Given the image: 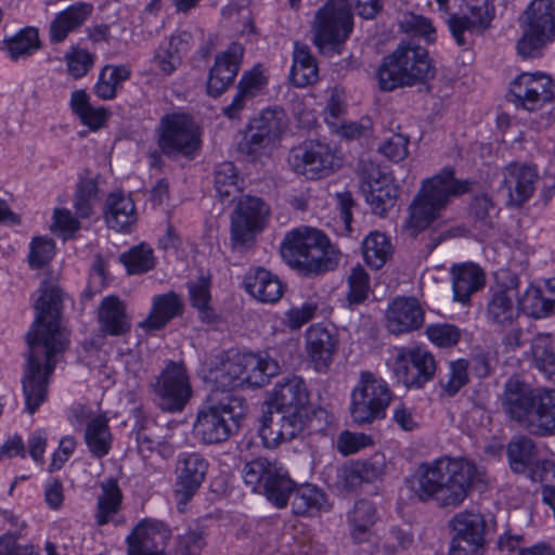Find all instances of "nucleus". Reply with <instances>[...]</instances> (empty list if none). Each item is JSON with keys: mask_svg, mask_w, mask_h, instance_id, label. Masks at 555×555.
Segmentation results:
<instances>
[{"mask_svg": "<svg viewBox=\"0 0 555 555\" xmlns=\"http://www.w3.org/2000/svg\"><path fill=\"white\" fill-rule=\"evenodd\" d=\"M279 371V363L262 353L229 352L204 363L198 375L211 390L197 411L194 438L204 444H218L236 434L248 409L244 398L229 391L262 387Z\"/></svg>", "mask_w": 555, "mask_h": 555, "instance_id": "f257e3e1", "label": "nucleus"}, {"mask_svg": "<svg viewBox=\"0 0 555 555\" xmlns=\"http://www.w3.org/2000/svg\"><path fill=\"white\" fill-rule=\"evenodd\" d=\"M61 301L56 282L43 281L35 301L37 318L27 334L29 351L22 382L25 410L29 414L46 401L49 378L68 346V333L60 319Z\"/></svg>", "mask_w": 555, "mask_h": 555, "instance_id": "f03ea898", "label": "nucleus"}, {"mask_svg": "<svg viewBox=\"0 0 555 555\" xmlns=\"http://www.w3.org/2000/svg\"><path fill=\"white\" fill-rule=\"evenodd\" d=\"M308 397L305 380L296 375L283 378L267 392L259 418V436L266 448H276L311 428L313 411Z\"/></svg>", "mask_w": 555, "mask_h": 555, "instance_id": "7ed1b4c3", "label": "nucleus"}, {"mask_svg": "<svg viewBox=\"0 0 555 555\" xmlns=\"http://www.w3.org/2000/svg\"><path fill=\"white\" fill-rule=\"evenodd\" d=\"M485 469L465 457L441 456L421 464L405 479V487L420 501L435 500L443 506L464 502L470 488L485 482Z\"/></svg>", "mask_w": 555, "mask_h": 555, "instance_id": "20e7f679", "label": "nucleus"}, {"mask_svg": "<svg viewBox=\"0 0 555 555\" xmlns=\"http://www.w3.org/2000/svg\"><path fill=\"white\" fill-rule=\"evenodd\" d=\"M243 478L254 492L262 493L276 507H284L293 493L292 508L297 515L314 516L327 511L330 505L324 493L312 485L295 488L287 470L275 461L263 457L248 462Z\"/></svg>", "mask_w": 555, "mask_h": 555, "instance_id": "39448f33", "label": "nucleus"}, {"mask_svg": "<svg viewBox=\"0 0 555 555\" xmlns=\"http://www.w3.org/2000/svg\"><path fill=\"white\" fill-rule=\"evenodd\" d=\"M468 191V182L455 178L453 168L444 167L422 180L418 191L409 206L404 229L417 235L440 222L451 202Z\"/></svg>", "mask_w": 555, "mask_h": 555, "instance_id": "423d86ee", "label": "nucleus"}, {"mask_svg": "<svg viewBox=\"0 0 555 555\" xmlns=\"http://www.w3.org/2000/svg\"><path fill=\"white\" fill-rule=\"evenodd\" d=\"M281 256L291 268L308 275L334 270L341 253L320 230L299 227L286 233Z\"/></svg>", "mask_w": 555, "mask_h": 555, "instance_id": "0eeeda50", "label": "nucleus"}, {"mask_svg": "<svg viewBox=\"0 0 555 555\" xmlns=\"http://www.w3.org/2000/svg\"><path fill=\"white\" fill-rule=\"evenodd\" d=\"M503 409L514 421L539 436L555 431V390L531 389L527 385L509 379L503 396Z\"/></svg>", "mask_w": 555, "mask_h": 555, "instance_id": "6e6552de", "label": "nucleus"}, {"mask_svg": "<svg viewBox=\"0 0 555 555\" xmlns=\"http://www.w3.org/2000/svg\"><path fill=\"white\" fill-rule=\"evenodd\" d=\"M431 75L433 64L427 51L411 44H400L384 59L377 72L379 86L387 91L423 82Z\"/></svg>", "mask_w": 555, "mask_h": 555, "instance_id": "1a4fd4ad", "label": "nucleus"}, {"mask_svg": "<svg viewBox=\"0 0 555 555\" xmlns=\"http://www.w3.org/2000/svg\"><path fill=\"white\" fill-rule=\"evenodd\" d=\"M287 125V116L282 108L261 111L249 120L240 151L250 160L263 163L280 147Z\"/></svg>", "mask_w": 555, "mask_h": 555, "instance_id": "9d476101", "label": "nucleus"}, {"mask_svg": "<svg viewBox=\"0 0 555 555\" xmlns=\"http://www.w3.org/2000/svg\"><path fill=\"white\" fill-rule=\"evenodd\" d=\"M352 27L349 2L347 0H327L315 11L311 22L313 43L321 53L339 54Z\"/></svg>", "mask_w": 555, "mask_h": 555, "instance_id": "9b49d317", "label": "nucleus"}, {"mask_svg": "<svg viewBox=\"0 0 555 555\" xmlns=\"http://www.w3.org/2000/svg\"><path fill=\"white\" fill-rule=\"evenodd\" d=\"M390 402L391 390L387 382L372 372L363 371L350 392V416L358 425L372 424L386 416Z\"/></svg>", "mask_w": 555, "mask_h": 555, "instance_id": "f8f14e48", "label": "nucleus"}, {"mask_svg": "<svg viewBox=\"0 0 555 555\" xmlns=\"http://www.w3.org/2000/svg\"><path fill=\"white\" fill-rule=\"evenodd\" d=\"M287 164L292 171L307 180H320L336 172L343 160L325 140L307 139L291 149Z\"/></svg>", "mask_w": 555, "mask_h": 555, "instance_id": "ddd939ff", "label": "nucleus"}, {"mask_svg": "<svg viewBox=\"0 0 555 555\" xmlns=\"http://www.w3.org/2000/svg\"><path fill=\"white\" fill-rule=\"evenodd\" d=\"M554 0H532L524 18L526 29L517 43L518 53L526 59L541 54L542 49L555 37Z\"/></svg>", "mask_w": 555, "mask_h": 555, "instance_id": "4468645a", "label": "nucleus"}, {"mask_svg": "<svg viewBox=\"0 0 555 555\" xmlns=\"http://www.w3.org/2000/svg\"><path fill=\"white\" fill-rule=\"evenodd\" d=\"M386 365L398 382L421 388L435 375L436 361L425 348L395 346L388 350Z\"/></svg>", "mask_w": 555, "mask_h": 555, "instance_id": "2eb2a0df", "label": "nucleus"}, {"mask_svg": "<svg viewBox=\"0 0 555 555\" xmlns=\"http://www.w3.org/2000/svg\"><path fill=\"white\" fill-rule=\"evenodd\" d=\"M555 99V83L545 73L522 72L508 85L507 100L517 108L529 113L542 111Z\"/></svg>", "mask_w": 555, "mask_h": 555, "instance_id": "dca6fc26", "label": "nucleus"}, {"mask_svg": "<svg viewBox=\"0 0 555 555\" xmlns=\"http://www.w3.org/2000/svg\"><path fill=\"white\" fill-rule=\"evenodd\" d=\"M199 130L184 113L164 116L158 128V146L167 155L193 157L201 145Z\"/></svg>", "mask_w": 555, "mask_h": 555, "instance_id": "f3484780", "label": "nucleus"}, {"mask_svg": "<svg viewBox=\"0 0 555 555\" xmlns=\"http://www.w3.org/2000/svg\"><path fill=\"white\" fill-rule=\"evenodd\" d=\"M269 217V207L259 197L245 196L231 216V241L234 248H243L263 231Z\"/></svg>", "mask_w": 555, "mask_h": 555, "instance_id": "a211bd4d", "label": "nucleus"}, {"mask_svg": "<svg viewBox=\"0 0 555 555\" xmlns=\"http://www.w3.org/2000/svg\"><path fill=\"white\" fill-rule=\"evenodd\" d=\"M449 555H482L486 522L479 513L460 512L451 520Z\"/></svg>", "mask_w": 555, "mask_h": 555, "instance_id": "6ab92c4d", "label": "nucleus"}, {"mask_svg": "<svg viewBox=\"0 0 555 555\" xmlns=\"http://www.w3.org/2000/svg\"><path fill=\"white\" fill-rule=\"evenodd\" d=\"M360 188L375 215L385 216L397 203L399 185L390 173L379 167L371 166L363 171Z\"/></svg>", "mask_w": 555, "mask_h": 555, "instance_id": "aec40b11", "label": "nucleus"}, {"mask_svg": "<svg viewBox=\"0 0 555 555\" xmlns=\"http://www.w3.org/2000/svg\"><path fill=\"white\" fill-rule=\"evenodd\" d=\"M155 391L163 409L181 411L192 397V387L182 363L170 362L155 384Z\"/></svg>", "mask_w": 555, "mask_h": 555, "instance_id": "412c9836", "label": "nucleus"}, {"mask_svg": "<svg viewBox=\"0 0 555 555\" xmlns=\"http://www.w3.org/2000/svg\"><path fill=\"white\" fill-rule=\"evenodd\" d=\"M338 346L337 334L322 324H313L306 331V358L317 372H326L330 369Z\"/></svg>", "mask_w": 555, "mask_h": 555, "instance_id": "4be33fe9", "label": "nucleus"}, {"mask_svg": "<svg viewBox=\"0 0 555 555\" xmlns=\"http://www.w3.org/2000/svg\"><path fill=\"white\" fill-rule=\"evenodd\" d=\"M243 55L244 48L240 43H232L217 54L207 80L209 95L218 96L232 85L240 70Z\"/></svg>", "mask_w": 555, "mask_h": 555, "instance_id": "5701e85b", "label": "nucleus"}, {"mask_svg": "<svg viewBox=\"0 0 555 555\" xmlns=\"http://www.w3.org/2000/svg\"><path fill=\"white\" fill-rule=\"evenodd\" d=\"M503 177V189L507 193L508 204L520 206L532 196L539 172L534 165L512 163L504 168Z\"/></svg>", "mask_w": 555, "mask_h": 555, "instance_id": "b1692460", "label": "nucleus"}, {"mask_svg": "<svg viewBox=\"0 0 555 555\" xmlns=\"http://www.w3.org/2000/svg\"><path fill=\"white\" fill-rule=\"evenodd\" d=\"M168 529L157 520H141L127 537L128 555H165Z\"/></svg>", "mask_w": 555, "mask_h": 555, "instance_id": "393cba45", "label": "nucleus"}, {"mask_svg": "<svg viewBox=\"0 0 555 555\" xmlns=\"http://www.w3.org/2000/svg\"><path fill=\"white\" fill-rule=\"evenodd\" d=\"M207 469L208 463L199 454H186L181 460V467L179 468L175 489L178 508L181 512L201 487Z\"/></svg>", "mask_w": 555, "mask_h": 555, "instance_id": "a878e982", "label": "nucleus"}, {"mask_svg": "<svg viewBox=\"0 0 555 555\" xmlns=\"http://www.w3.org/2000/svg\"><path fill=\"white\" fill-rule=\"evenodd\" d=\"M467 15L450 16L447 21L449 29L459 46L465 44V33L486 28L492 20L489 0H466Z\"/></svg>", "mask_w": 555, "mask_h": 555, "instance_id": "bb28decb", "label": "nucleus"}, {"mask_svg": "<svg viewBox=\"0 0 555 555\" xmlns=\"http://www.w3.org/2000/svg\"><path fill=\"white\" fill-rule=\"evenodd\" d=\"M518 306L534 319L547 317L555 310V279L531 283L518 299Z\"/></svg>", "mask_w": 555, "mask_h": 555, "instance_id": "cd10ccee", "label": "nucleus"}, {"mask_svg": "<svg viewBox=\"0 0 555 555\" xmlns=\"http://www.w3.org/2000/svg\"><path fill=\"white\" fill-rule=\"evenodd\" d=\"M423 311L414 298L395 299L387 308V328L395 335L418 328L423 324Z\"/></svg>", "mask_w": 555, "mask_h": 555, "instance_id": "c85d7f7f", "label": "nucleus"}, {"mask_svg": "<svg viewBox=\"0 0 555 555\" xmlns=\"http://www.w3.org/2000/svg\"><path fill=\"white\" fill-rule=\"evenodd\" d=\"M104 219L116 232H129L138 221L135 205L130 195L112 192L105 203Z\"/></svg>", "mask_w": 555, "mask_h": 555, "instance_id": "c756f323", "label": "nucleus"}, {"mask_svg": "<svg viewBox=\"0 0 555 555\" xmlns=\"http://www.w3.org/2000/svg\"><path fill=\"white\" fill-rule=\"evenodd\" d=\"M244 287L253 298L263 304H274L283 296L281 281L263 268L249 270L244 279Z\"/></svg>", "mask_w": 555, "mask_h": 555, "instance_id": "7c9ffc66", "label": "nucleus"}, {"mask_svg": "<svg viewBox=\"0 0 555 555\" xmlns=\"http://www.w3.org/2000/svg\"><path fill=\"white\" fill-rule=\"evenodd\" d=\"M451 274L453 297L463 305L468 304L472 295L480 291L486 283L481 268L472 262L453 266Z\"/></svg>", "mask_w": 555, "mask_h": 555, "instance_id": "2f4dec72", "label": "nucleus"}, {"mask_svg": "<svg viewBox=\"0 0 555 555\" xmlns=\"http://www.w3.org/2000/svg\"><path fill=\"white\" fill-rule=\"evenodd\" d=\"M516 297L517 293L512 287L492 291L487 304V321L500 327L512 325L519 310L515 305Z\"/></svg>", "mask_w": 555, "mask_h": 555, "instance_id": "473e14b6", "label": "nucleus"}, {"mask_svg": "<svg viewBox=\"0 0 555 555\" xmlns=\"http://www.w3.org/2000/svg\"><path fill=\"white\" fill-rule=\"evenodd\" d=\"M100 331L111 336H120L130 328L124 302L116 296L103 298L98 309Z\"/></svg>", "mask_w": 555, "mask_h": 555, "instance_id": "72a5a7b5", "label": "nucleus"}, {"mask_svg": "<svg viewBox=\"0 0 555 555\" xmlns=\"http://www.w3.org/2000/svg\"><path fill=\"white\" fill-rule=\"evenodd\" d=\"M69 108L80 124L93 132L104 128L111 117V112L107 108L92 106L90 95L82 89L70 93Z\"/></svg>", "mask_w": 555, "mask_h": 555, "instance_id": "f704fd0d", "label": "nucleus"}, {"mask_svg": "<svg viewBox=\"0 0 555 555\" xmlns=\"http://www.w3.org/2000/svg\"><path fill=\"white\" fill-rule=\"evenodd\" d=\"M92 12V5L76 2L57 13L50 25V39L52 42H62L66 37L81 26Z\"/></svg>", "mask_w": 555, "mask_h": 555, "instance_id": "c9c22d12", "label": "nucleus"}, {"mask_svg": "<svg viewBox=\"0 0 555 555\" xmlns=\"http://www.w3.org/2000/svg\"><path fill=\"white\" fill-rule=\"evenodd\" d=\"M181 308L182 304L177 294L156 295L152 299L150 313L139 326L145 332L160 330L181 312Z\"/></svg>", "mask_w": 555, "mask_h": 555, "instance_id": "e433bc0d", "label": "nucleus"}, {"mask_svg": "<svg viewBox=\"0 0 555 555\" xmlns=\"http://www.w3.org/2000/svg\"><path fill=\"white\" fill-rule=\"evenodd\" d=\"M122 494L117 481L108 479L101 483V492L96 499V509L94 520L96 525L107 524L118 525V514L121 509Z\"/></svg>", "mask_w": 555, "mask_h": 555, "instance_id": "4c0bfd02", "label": "nucleus"}, {"mask_svg": "<svg viewBox=\"0 0 555 555\" xmlns=\"http://www.w3.org/2000/svg\"><path fill=\"white\" fill-rule=\"evenodd\" d=\"M190 48L188 35H176L166 44H162L152 61V70L157 75L172 74L181 62V56Z\"/></svg>", "mask_w": 555, "mask_h": 555, "instance_id": "58836bf2", "label": "nucleus"}, {"mask_svg": "<svg viewBox=\"0 0 555 555\" xmlns=\"http://www.w3.org/2000/svg\"><path fill=\"white\" fill-rule=\"evenodd\" d=\"M318 79V65L309 48L295 42L293 65L289 73L291 82L299 88L313 83Z\"/></svg>", "mask_w": 555, "mask_h": 555, "instance_id": "ea45409f", "label": "nucleus"}, {"mask_svg": "<svg viewBox=\"0 0 555 555\" xmlns=\"http://www.w3.org/2000/svg\"><path fill=\"white\" fill-rule=\"evenodd\" d=\"M361 249L364 262L373 270L382 269L393 253L390 238L379 231L370 232L364 237Z\"/></svg>", "mask_w": 555, "mask_h": 555, "instance_id": "a19ab883", "label": "nucleus"}, {"mask_svg": "<svg viewBox=\"0 0 555 555\" xmlns=\"http://www.w3.org/2000/svg\"><path fill=\"white\" fill-rule=\"evenodd\" d=\"M85 440L92 455L103 457L108 454L113 437L105 414H96L89 418Z\"/></svg>", "mask_w": 555, "mask_h": 555, "instance_id": "79ce46f5", "label": "nucleus"}, {"mask_svg": "<svg viewBox=\"0 0 555 555\" xmlns=\"http://www.w3.org/2000/svg\"><path fill=\"white\" fill-rule=\"evenodd\" d=\"M131 70L127 65H106L100 72L94 86L95 94L102 100H112L118 89L129 79Z\"/></svg>", "mask_w": 555, "mask_h": 555, "instance_id": "37998d69", "label": "nucleus"}, {"mask_svg": "<svg viewBox=\"0 0 555 555\" xmlns=\"http://www.w3.org/2000/svg\"><path fill=\"white\" fill-rule=\"evenodd\" d=\"M375 507L365 500L359 501L349 513L350 533L354 541H367L375 522Z\"/></svg>", "mask_w": 555, "mask_h": 555, "instance_id": "c03bdc74", "label": "nucleus"}, {"mask_svg": "<svg viewBox=\"0 0 555 555\" xmlns=\"http://www.w3.org/2000/svg\"><path fill=\"white\" fill-rule=\"evenodd\" d=\"M538 452L531 439L525 437L513 439L507 448L509 467L515 473L528 475L535 463Z\"/></svg>", "mask_w": 555, "mask_h": 555, "instance_id": "a18cd8bd", "label": "nucleus"}, {"mask_svg": "<svg viewBox=\"0 0 555 555\" xmlns=\"http://www.w3.org/2000/svg\"><path fill=\"white\" fill-rule=\"evenodd\" d=\"M244 180L240 178L232 163L220 164L215 172V188L222 202H232L243 190Z\"/></svg>", "mask_w": 555, "mask_h": 555, "instance_id": "49530a36", "label": "nucleus"}, {"mask_svg": "<svg viewBox=\"0 0 555 555\" xmlns=\"http://www.w3.org/2000/svg\"><path fill=\"white\" fill-rule=\"evenodd\" d=\"M40 47L38 30L34 27H26L16 33L13 37L3 40L4 50L12 60L28 56Z\"/></svg>", "mask_w": 555, "mask_h": 555, "instance_id": "de8ad7c7", "label": "nucleus"}, {"mask_svg": "<svg viewBox=\"0 0 555 555\" xmlns=\"http://www.w3.org/2000/svg\"><path fill=\"white\" fill-rule=\"evenodd\" d=\"M120 261L129 274L150 271L155 266V257L150 246L140 244L120 256Z\"/></svg>", "mask_w": 555, "mask_h": 555, "instance_id": "09e8293b", "label": "nucleus"}, {"mask_svg": "<svg viewBox=\"0 0 555 555\" xmlns=\"http://www.w3.org/2000/svg\"><path fill=\"white\" fill-rule=\"evenodd\" d=\"M210 280L202 274L196 281L189 283V294L192 306L197 309L204 321H211L212 312L210 309Z\"/></svg>", "mask_w": 555, "mask_h": 555, "instance_id": "8fccbe9b", "label": "nucleus"}, {"mask_svg": "<svg viewBox=\"0 0 555 555\" xmlns=\"http://www.w3.org/2000/svg\"><path fill=\"white\" fill-rule=\"evenodd\" d=\"M347 286V299L350 304H360L367 298L371 292L370 275L361 264L351 268Z\"/></svg>", "mask_w": 555, "mask_h": 555, "instance_id": "3c124183", "label": "nucleus"}, {"mask_svg": "<svg viewBox=\"0 0 555 555\" xmlns=\"http://www.w3.org/2000/svg\"><path fill=\"white\" fill-rule=\"evenodd\" d=\"M328 99L323 109V119L330 127L337 126L338 121L345 118L347 112V99L345 89L340 86H333L328 89Z\"/></svg>", "mask_w": 555, "mask_h": 555, "instance_id": "603ef678", "label": "nucleus"}, {"mask_svg": "<svg viewBox=\"0 0 555 555\" xmlns=\"http://www.w3.org/2000/svg\"><path fill=\"white\" fill-rule=\"evenodd\" d=\"M95 56L79 47H72L64 55L67 73L75 79L86 76L94 65Z\"/></svg>", "mask_w": 555, "mask_h": 555, "instance_id": "864d4df0", "label": "nucleus"}, {"mask_svg": "<svg viewBox=\"0 0 555 555\" xmlns=\"http://www.w3.org/2000/svg\"><path fill=\"white\" fill-rule=\"evenodd\" d=\"M531 354L540 371H547L555 365V345L550 335L540 334L531 344Z\"/></svg>", "mask_w": 555, "mask_h": 555, "instance_id": "5fc2aeb1", "label": "nucleus"}, {"mask_svg": "<svg viewBox=\"0 0 555 555\" xmlns=\"http://www.w3.org/2000/svg\"><path fill=\"white\" fill-rule=\"evenodd\" d=\"M268 79V70L258 64L242 75L237 89L244 95L251 99L266 89Z\"/></svg>", "mask_w": 555, "mask_h": 555, "instance_id": "6e6d98bb", "label": "nucleus"}, {"mask_svg": "<svg viewBox=\"0 0 555 555\" xmlns=\"http://www.w3.org/2000/svg\"><path fill=\"white\" fill-rule=\"evenodd\" d=\"M400 27L404 33L424 39L426 42L436 40V28L431 21L425 16L414 13L404 14L400 22Z\"/></svg>", "mask_w": 555, "mask_h": 555, "instance_id": "4d7b16f0", "label": "nucleus"}, {"mask_svg": "<svg viewBox=\"0 0 555 555\" xmlns=\"http://www.w3.org/2000/svg\"><path fill=\"white\" fill-rule=\"evenodd\" d=\"M80 228L78 218L67 208L56 207L52 214L50 231L63 240L72 237Z\"/></svg>", "mask_w": 555, "mask_h": 555, "instance_id": "13d9d810", "label": "nucleus"}, {"mask_svg": "<svg viewBox=\"0 0 555 555\" xmlns=\"http://www.w3.org/2000/svg\"><path fill=\"white\" fill-rule=\"evenodd\" d=\"M317 309V302L311 299L300 306L293 305L284 312L283 324L292 331L300 330L314 318Z\"/></svg>", "mask_w": 555, "mask_h": 555, "instance_id": "bf43d9fd", "label": "nucleus"}, {"mask_svg": "<svg viewBox=\"0 0 555 555\" xmlns=\"http://www.w3.org/2000/svg\"><path fill=\"white\" fill-rule=\"evenodd\" d=\"M55 255V243L47 236L34 237L29 244V266L39 269L46 266Z\"/></svg>", "mask_w": 555, "mask_h": 555, "instance_id": "052dcab7", "label": "nucleus"}, {"mask_svg": "<svg viewBox=\"0 0 555 555\" xmlns=\"http://www.w3.org/2000/svg\"><path fill=\"white\" fill-rule=\"evenodd\" d=\"M426 336L435 346L449 348L457 344L461 332L452 324L437 323L427 326Z\"/></svg>", "mask_w": 555, "mask_h": 555, "instance_id": "680f3d73", "label": "nucleus"}, {"mask_svg": "<svg viewBox=\"0 0 555 555\" xmlns=\"http://www.w3.org/2000/svg\"><path fill=\"white\" fill-rule=\"evenodd\" d=\"M374 444V440L370 435L364 433H352L345 430L337 438V450L343 455L354 454L363 449Z\"/></svg>", "mask_w": 555, "mask_h": 555, "instance_id": "e2e57ef3", "label": "nucleus"}, {"mask_svg": "<svg viewBox=\"0 0 555 555\" xmlns=\"http://www.w3.org/2000/svg\"><path fill=\"white\" fill-rule=\"evenodd\" d=\"M358 463L366 482L382 480L391 468V463L387 461L384 453L379 452Z\"/></svg>", "mask_w": 555, "mask_h": 555, "instance_id": "0e129e2a", "label": "nucleus"}, {"mask_svg": "<svg viewBox=\"0 0 555 555\" xmlns=\"http://www.w3.org/2000/svg\"><path fill=\"white\" fill-rule=\"evenodd\" d=\"M468 382V363L464 359L450 362L448 377L442 382L443 390L455 395Z\"/></svg>", "mask_w": 555, "mask_h": 555, "instance_id": "69168bd1", "label": "nucleus"}, {"mask_svg": "<svg viewBox=\"0 0 555 555\" xmlns=\"http://www.w3.org/2000/svg\"><path fill=\"white\" fill-rule=\"evenodd\" d=\"M409 139L401 133H392L384 140L378 151L389 160L398 163L406 158L409 154Z\"/></svg>", "mask_w": 555, "mask_h": 555, "instance_id": "338daca9", "label": "nucleus"}, {"mask_svg": "<svg viewBox=\"0 0 555 555\" xmlns=\"http://www.w3.org/2000/svg\"><path fill=\"white\" fill-rule=\"evenodd\" d=\"M372 121L370 118H361L359 121H346L345 118L338 121L337 126L330 127L333 133L347 139H356L367 134L371 131Z\"/></svg>", "mask_w": 555, "mask_h": 555, "instance_id": "774afa93", "label": "nucleus"}]
</instances>
